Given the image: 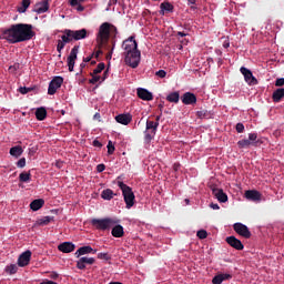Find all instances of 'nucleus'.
Segmentation results:
<instances>
[{
	"mask_svg": "<svg viewBox=\"0 0 284 284\" xmlns=\"http://www.w3.org/2000/svg\"><path fill=\"white\" fill-rule=\"evenodd\" d=\"M32 24L28 23H16L9 28L3 29L0 39L8 41V43H23V41H30L34 37Z\"/></svg>",
	"mask_w": 284,
	"mask_h": 284,
	"instance_id": "1",
	"label": "nucleus"
},
{
	"mask_svg": "<svg viewBox=\"0 0 284 284\" xmlns=\"http://www.w3.org/2000/svg\"><path fill=\"white\" fill-rule=\"evenodd\" d=\"M122 50H124V63L130 68H139L141 63V51L139 50V43L134 36L129 37L122 42Z\"/></svg>",
	"mask_w": 284,
	"mask_h": 284,
	"instance_id": "2",
	"label": "nucleus"
},
{
	"mask_svg": "<svg viewBox=\"0 0 284 284\" xmlns=\"http://www.w3.org/2000/svg\"><path fill=\"white\" fill-rule=\"evenodd\" d=\"M110 32L116 33V27L110 24V22H103L97 36L98 48H103L110 41Z\"/></svg>",
	"mask_w": 284,
	"mask_h": 284,
	"instance_id": "3",
	"label": "nucleus"
},
{
	"mask_svg": "<svg viewBox=\"0 0 284 284\" xmlns=\"http://www.w3.org/2000/svg\"><path fill=\"white\" fill-rule=\"evenodd\" d=\"M118 187L122 190V196L124 199L126 209L130 210L131 207H134V201L136 196L134 195V192L132 191V187H130L128 184L119 181Z\"/></svg>",
	"mask_w": 284,
	"mask_h": 284,
	"instance_id": "4",
	"label": "nucleus"
},
{
	"mask_svg": "<svg viewBox=\"0 0 284 284\" xmlns=\"http://www.w3.org/2000/svg\"><path fill=\"white\" fill-rule=\"evenodd\" d=\"M119 221L112 219V217H105V219H92L91 225L95 230H100L102 232H105V230H110V227H114Z\"/></svg>",
	"mask_w": 284,
	"mask_h": 284,
	"instance_id": "5",
	"label": "nucleus"
},
{
	"mask_svg": "<svg viewBox=\"0 0 284 284\" xmlns=\"http://www.w3.org/2000/svg\"><path fill=\"white\" fill-rule=\"evenodd\" d=\"M159 130V122L151 120L146 121V130L144 132V141L150 143L154 136H156V131Z\"/></svg>",
	"mask_w": 284,
	"mask_h": 284,
	"instance_id": "6",
	"label": "nucleus"
},
{
	"mask_svg": "<svg viewBox=\"0 0 284 284\" xmlns=\"http://www.w3.org/2000/svg\"><path fill=\"white\" fill-rule=\"evenodd\" d=\"M241 74L244 77V81L247 83V85H257L258 80L254 77L252 71L245 67H241L240 69Z\"/></svg>",
	"mask_w": 284,
	"mask_h": 284,
	"instance_id": "7",
	"label": "nucleus"
},
{
	"mask_svg": "<svg viewBox=\"0 0 284 284\" xmlns=\"http://www.w3.org/2000/svg\"><path fill=\"white\" fill-rule=\"evenodd\" d=\"M233 230L234 232H236V234H239L240 236H243V239H251L252 236V232H250V229L247 227V225L243 224V223H235L233 225Z\"/></svg>",
	"mask_w": 284,
	"mask_h": 284,
	"instance_id": "8",
	"label": "nucleus"
},
{
	"mask_svg": "<svg viewBox=\"0 0 284 284\" xmlns=\"http://www.w3.org/2000/svg\"><path fill=\"white\" fill-rule=\"evenodd\" d=\"M61 85H63V78L54 77L49 83L48 94H50L51 97L57 94V90H59Z\"/></svg>",
	"mask_w": 284,
	"mask_h": 284,
	"instance_id": "9",
	"label": "nucleus"
},
{
	"mask_svg": "<svg viewBox=\"0 0 284 284\" xmlns=\"http://www.w3.org/2000/svg\"><path fill=\"white\" fill-rule=\"evenodd\" d=\"M78 54H79V45H74L71 49L69 57L67 58L69 72H74V63L77 62Z\"/></svg>",
	"mask_w": 284,
	"mask_h": 284,
	"instance_id": "10",
	"label": "nucleus"
},
{
	"mask_svg": "<svg viewBox=\"0 0 284 284\" xmlns=\"http://www.w3.org/2000/svg\"><path fill=\"white\" fill-rule=\"evenodd\" d=\"M30 258H32V252L26 251L18 257V265L19 267H26L27 265H30Z\"/></svg>",
	"mask_w": 284,
	"mask_h": 284,
	"instance_id": "11",
	"label": "nucleus"
},
{
	"mask_svg": "<svg viewBox=\"0 0 284 284\" xmlns=\"http://www.w3.org/2000/svg\"><path fill=\"white\" fill-rule=\"evenodd\" d=\"M181 101L184 105H196V94L192 92H185L181 97Z\"/></svg>",
	"mask_w": 284,
	"mask_h": 284,
	"instance_id": "12",
	"label": "nucleus"
},
{
	"mask_svg": "<svg viewBox=\"0 0 284 284\" xmlns=\"http://www.w3.org/2000/svg\"><path fill=\"white\" fill-rule=\"evenodd\" d=\"M226 243L233 247L234 250L241 251L244 250L245 246L241 240L236 239L234 235L226 237Z\"/></svg>",
	"mask_w": 284,
	"mask_h": 284,
	"instance_id": "13",
	"label": "nucleus"
},
{
	"mask_svg": "<svg viewBox=\"0 0 284 284\" xmlns=\"http://www.w3.org/2000/svg\"><path fill=\"white\" fill-rule=\"evenodd\" d=\"M136 94H138L139 99H141L142 101H153L154 100V95L152 94V92H150L148 89H144V88H139L136 90Z\"/></svg>",
	"mask_w": 284,
	"mask_h": 284,
	"instance_id": "14",
	"label": "nucleus"
},
{
	"mask_svg": "<svg viewBox=\"0 0 284 284\" xmlns=\"http://www.w3.org/2000/svg\"><path fill=\"white\" fill-rule=\"evenodd\" d=\"M97 260L94 257H80L79 261H77V267L78 270H85L87 265H94Z\"/></svg>",
	"mask_w": 284,
	"mask_h": 284,
	"instance_id": "15",
	"label": "nucleus"
},
{
	"mask_svg": "<svg viewBox=\"0 0 284 284\" xmlns=\"http://www.w3.org/2000/svg\"><path fill=\"white\" fill-rule=\"evenodd\" d=\"M48 10H50V3L48 0H42L41 2L36 3L33 9L37 14H43L44 12H48Z\"/></svg>",
	"mask_w": 284,
	"mask_h": 284,
	"instance_id": "16",
	"label": "nucleus"
},
{
	"mask_svg": "<svg viewBox=\"0 0 284 284\" xmlns=\"http://www.w3.org/2000/svg\"><path fill=\"white\" fill-rule=\"evenodd\" d=\"M71 37L73 41H81L82 39H88V30L80 29V30H70Z\"/></svg>",
	"mask_w": 284,
	"mask_h": 284,
	"instance_id": "17",
	"label": "nucleus"
},
{
	"mask_svg": "<svg viewBox=\"0 0 284 284\" xmlns=\"http://www.w3.org/2000/svg\"><path fill=\"white\" fill-rule=\"evenodd\" d=\"M262 196L263 195L261 194V192L256 190L245 191V199H247V201H253L254 203H256L261 201Z\"/></svg>",
	"mask_w": 284,
	"mask_h": 284,
	"instance_id": "18",
	"label": "nucleus"
},
{
	"mask_svg": "<svg viewBox=\"0 0 284 284\" xmlns=\"http://www.w3.org/2000/svg\"><path fill=\"white\" fill-rule=\"evenodd\" d=\"M75 245L72 242H63L60 245H58L59 252H62L63 254H70V252H74Z\"/></svg>",
	"mask_w": 284,
	"mask_h": 284,
	"instance_id": "19",
	"label": "nucleus"
},
{
	"mask_svg": "<svg viewBox=\"0 0 284 284\" xmlns=\"http://www.w3.org/2000/svg\"><path fill=\"white\" fill-rule=\"evenodd\" d=\"M212 193L220 203H227V193L223 192V189H212Z\"/></svg>",
	"mask_w": 284,
	"mask_h": 284,
	"instance_id": "20",
	"label": "nucleus"
},
{
	"mask_svg": "<svg viewBox=\"0 0 284 284\" xmlns=\"http://www.w3.org/2000/svg\"><path fill=\"white\" fill-rule=\"evenodd\" d=\"M116 123H121V125H130L132 123V114L122 113L115 116Z\"/></svg>",
	"mask_w": 284,
	"mask_h": 284,
	"instance_id": "21",
	"label": "nucleus"
},
{
	"mask_svg": "<svg viewBox=\"0 0 284 284\" xmlns=\"http://www.w3.org/2000/svg\"><path fill=\"white\" fill-rule=\"evenodd\" d=\"M85 254H97V250L92 248V246H81L77 250L75 256L79 258L80 256H85Z\"/></svg>",
	"mask_w": 284,
	"mask_h": 284,
	"instance_id": "22",
	"label": "nucleus"
},
{
	"mask_svg": "<svg viewBox=\"0 0 284 284\" xmlns=\"http://www.w3.org/2000/svg\"><path fill=\"white\" fill-rule=\"evenodd\" d=\"M111 234L112 236H114V239H123V236L125 235V231L123 230L122 225L114 224Z\"/></svg>",
	"mask_w": 284,
	"mask_h": 284,
	"instance_id": "23",
	"label": "nucleus"
},
{
	"mask_svg": "<svg viewBox=\"0 0 284 284\" xmlns=\"http://www.w3.org/2000/svg\"><path fill=\"white\" fill-rule=\"evenodd\" d=\"M165 12H174V6L169 1L162 2L160 4V14L163 17Z\"/></svg>",
	"mask_w": 284,
	"mask_h": 284,
	"instance_id": "24",
	"label": "nucleus"
},
{
	"mask_svg": "<svg viewBox=\"0 0 284 284\" xmlns=\"http://www.w3.org/2000/svg\"><path fill=\"white\" fill-rule=\"evenodd\" d=\"M45 205V201L43 199L33 200L30 203V207L33 212H38V210H41Z\"/></svg>",
	"mask_w": 284,
	"mask_h": 284,
	"instance_id": "25",
	"label": "nucleus"
},
{
	"mask_svg": "<svg viewBox=\"0 0 284 284\" xmlns=\"http://www.w3.org/2000/svg\"><path fill=\"white\" fill-rule=\"evenodd\" d=\"M36 118L38 121H45L48 118V111L45 108L41 106L36 110Z\"/></svg>",
	"mask_w": 284,
	"mask_h": 284,
	"instance_id": "26",
	"label": "nucleus"
},
{
	"mask_svg": "<svg viewBox=\"0 0 284 284\" xmlns=\"http://www.w3.org/2000/svg\"><path fill=\"white\" fill-rule=\"evenodd\" d=\"M52 221H54V216L47 215L41 219H38L36 221V225H40V226L49 225L50 223H52Z\"/></svg>",
	"mask_w": 284,
	"mask_h": 284,
	"instance_id": "27",
	"label": "nucleus"
},
{
	"mask_svg": "<svg viewBox=\"0 0 284 284\" xmlns=\"http://www.w3.org/2000/svg\"><path fill=\"white\" fill-rule=\"evenodd\" d=\"M180 100H181V94L178 91L171 92L166 97V101H169V103H179Z\"/></svg>",
	"mask_w": 284,
	"mask_h": 284,
	"instance_id": "28",
	"label": "nucleus"
},
{
	"mask_svg": "<svg viewBox=\"0 0 284 284\" xmlns=\"http://www.w3.org/2000/svg\"><path fill=\"white\" fill-rule=\"evenodd\" d=\"M61 41L67 44V43H72L73 38H72V33L70 32V29H65L63 31V36H61Z\"/></svg>",
	"mask_w": 284,
	"mask_h": 284,
	"instance_id": "29",
	"label": "nucleus"
},
{
	"mask_svg": "<svg viewBox=\"0 0 284 284\" xmlns=\"http://www.w3.org/2000/svg\"><path fill=\"white\" fill-rule=\"evenodd\" d=\"M284 97V88L282 89H276L274 92H273V101L274 103H280L281 99H283Z\"/></svg>",
	"mask_w": 284,
	"mask_h": 284,
	"instance_id": "30",
	"label": "nucleus"
},
{
	"mask_svg": "<svg viewBox=\"0 0 284 284\" xmlns=\"http://www.w3.org/2000/svg\"><path fill=\"white\" fill-rule=\"evenodd\" d=\"M114 191H112L111 189H106L102 191L101 199H103L104 201H112V199H114Z\"/></svg>",
	"mask_w": 284,
	"mask_h": 284,
	"instance_id": "31",
	"label": "nucleus"
},
{
	"mask_svg": "<svg viewBox=\"0 0 284 284\" xmlns=\"http://www.w3.org/2000/svg\"><path fill=\"white\" fill-rule=\"evenodd\" d=\"M9 154H11V156H16V159H19V156L23 154V148H21V145L12 146Z\"/></svg>",
	"mask_w": 284,
	"mask_h": 284,
	"instance_id": "32",
	"label": "nucleus"
},
{
	"mask_svg": "<svg viewBox=\"0 0 284 284\" xmlns=\"http://www.w3.org/2000/svg\"><path fill=\"white\" fill-rule=\"evenodd\" d=\"M250 145H256V142H252L247 139L240 140L237 142V148H240V150H245V149L250 148Z\"/></svg>",
	"mask_w": 284,
	"mask_h": 284,
	"instance_id": "33",
	"label": "nucleus"
},
{
	"mask_svg": "<svg viewBox=\"0 0 284 284\" xmlns=\"http://www.w3.org/2000/svg\"><path fill=\"white\" fill-rule=\"evenodd\" d=\"M30 8V0H22L21 7H18V12L20 14H23Z\"/></svg>",
	"mask_w": 284,
	"mask_h": 284,
	"instance_id": "34",
	"label": "nucleus"
},
{
	"mask_svg": "<svg viewBox=\"0 0 284 284\" xmlns=\"http://www.w3.org/2000/svg\"><path fill=\"white\" fill-rule=\"evenodd\" d=\"M196 116H197V119H210V113L207 110L202 109L196 112Z\"/></svg>",
	"mask_w": 284,
	"mask_h": 284,
	"instance_id": "35",
	"label": "nucleus"
},
{
	"mask_svg": "<svg viewBox=\"0 0 284 284\" xmlns=\"http://www.w3.org/2000/svg\"><path fill=\"white\" fill-rule=\"evenodd\" d=\"M30 176H31L30 173L22 172V173H20L19 179H20L21 183H28V182H30Z\"/></svg>",
	"mask_w": 284,
	"mask_h": 284,
	"instance_id": "36",
	"label": "nucleus"
},
{
	"mask_svg": "<svg viewBox=\"0 0 284 284\" xmlns=\"http://www.w3.org/2000/svg\"><path fill=\"white\" fill-rule=\"evenodd\" d=\"M18 270H19V267L17 266V264H11L6 267V273L7 274H17Z\"/></svg>",
	"mask_w": 284,
	"mask_h": 284,
	"instance_id": "37",
	"label": "nucleus"
},
{
	"mask_svg": "<svg viewBox=\"0 0 284 284\" xmlns=\"http://www.w3.org/2000/svg\"><path fill=\"white\" fill-rule=\"evenodd\" d=\"M103 70H105V63L100 62L98 64V67L93 70V74H101V72H103Z\"/></svg>",
	"mask_w": 284,
	"mask_h": 284,
	"instance_id": "38",
	"label": "nucleus"
},
{
	"mask_svg": "<svg viewBox=\"0 0 284 284\" xmlns=\"http://www.w3.org/2000/svg\"><path fill=\"white\" fill-rule=\"evenodd\" d=\"M63 48H65V44L63 43L62 40H58L57 44V52H59V58L61 59V52L63 51Z\"/></svg>",
	"mask_w": 284,
	"mask_h": 284,
	"instance_id": "39",
	"label": "nucleus"
},
{
	"mask_svg": "<svg viewBox=\"0 0 284 284\" xmlns=\"http://www.w3.org/2000/svg\"><path fill=\"white\" fill-rule=\"evenodd\" d=\"M91 79L89 80V83H91V85H95V83H99V81H101V77L91 73Z\"/></svg>",
	"mask_w": 284,
	"mask_h": 284,
	"instance_id": "40",
	"label": "nucleus"
},
{
	"mask_svg": "<svg viewBox=\"0 0 284 284\" xmlns=\"http://www.w3.org/2000/svg\"><path fill=\"white\" fill-rule=\"evenodd\" d=\"M98 258H100V261H110L112 257L108 253H99Z\"/></svg>",
	"mask_w": 284,
	"mask_h": 284,
	"instance_id": "41",
	"label": "nucleus"
},
{
	"mask_svg": "<svg viewBox=\"0 0 284 284\" xmlns=\"http://www.w3.org/2000/svg\"><path fill=\"white\" fill-rule=\"evenodd\" d=\"M235 130L239 134H243V132H245V125H243V123L239 122L236 125H235Z\"/></svg>",
	"mask_w": 284,
	"mask_h": 284,
	"instance_id": "42",
	"label": "nucleus"
},
{
	"mask_svg": "<svg viewBox=\"0 0 284 284\" xmlns=\"http://www.w3.org/2000/svg\"><path fill=\"white\" fill-rule=\"evenodd\" d=\"M196 236H197L199 239H201V240L207 239V231H205V230H200V231H197Z\"/></svg>",
	"mask_w": 284,
	"mask_h": 284,
	"instance_id": "43",
	"label": "nucleus"
},
{
	"mask_svg": "<svg viewBox=\"0 0 284 284\" xmlns=\"http://www.w3.org/2000/svg\"><path fill=\"white\" fill-rule=\"evenodd\" d=\"M106 148H108V154H114V150H115V148H114V144H112V141H109L108 142V145H106Z\"/></svg>",
	"mask_w": 284,
	"mask_h": 284,
	"instance_id": "44",
	"label": "nucleus"
},
{
	"mask_svg": "<svg viewBox=\"0 0 284 284\" xmlns=\"http://www.w3.org/2000/svg\"><path fill=\"white\" fill-rule=\"evenodd\" d=\"M20 67H21V65H20L19 63H14L13 65H10V67H9V72H10L11 74H14V73L17 72V70H19Z\"/></svg>",
	"mask_w": 284,
	"mask_h": 284,
	"instance_id": "45",
	"label": "nucleus"
},
{
	"mask_svg": "<svg viewBox=\"0 0 284 284\" xmlns=\"http://www.w3.org/2000/svg\"><path fill=\"white\" fill-rule=\"evenodd\" d=\"M258 139V134L256 133H250L248 134V141H251V143H258L256 140Z\"/></svg>",
	"mask_w": 284,
	"mask_h": 284,
	"instance_id": "46",
	"label": "nucleus"
},
{
	"mask_svg": "<svg viewBox=\"0 0 284 284\" xmlns=\"http://www.w3.org/2000/svg\"><path fill=\"white\" fill-rule=\"evenodd\" d=\"M212 283H213V284H221V283H223V277L221 276V274L215 275V276L213 277V280H212Z\"/></svg>",
	"mask_w": 284,
	"mask_h": 284,
	"instance_id": "47",
	"label": "nucleus"
},
{
	"mask_svg": "<svg viewBox=\"0 0 284 284\" xmlns=\"http://www.w3.org/2000/svg\"><path fill=\"white\" fill-rule=\"evenodd\" d=\"M155 77H159L160 79H165V77H168V72H165V70H159L155 72Z\"/></svg>",
	"mask_w": 284,
	"mask_h": 284,
	"instance_id": "48",
	"label": "nucleus"
},
{
	"mask_svg": "<svg viewBox=\"0 0 284 284\" xmlns=\"http://www.w3.org/2000/svg\"><path fill=\"white\" fill-rule=\"evenodd\" d=\"M17 168H26V158H22L17 162Z\"/></svg>",
	"mask_w": 284,
	"mask_h": 284,
	"instance_id": "49",
	"label": "nucleus"
},
{
	"mask_svg": "<svg viewBox=\"0 0 284 284\" xmlns=\"http://www.w3.org/2000/svg\"><path fill=\"white\" fill-rule=\"evenodd\" d=\"M275 85L276 88H281L284 85V78H278L276 81H275Z\"/></svg>",
	"mask_w": 284,
	"mask_h": 284,
	"instance_id": "50",
	"label": "nucleus"
},
{
	"mask_svg": "<svg viewBox=\"0 0 284 284\" xmlns=\"http://www.w3.org/2000/svg\"><path fill=\"white\" fill-rule=\"evenodd\" d=\"M19 92H20V94H28V92H30V88L20 87Z\"/></svg>",
	"mask_w": 284,
	"mask_h": 284,
	"instance_id": "51",
	"label": "nucleus"
},
{
	"mask_svg": "<svg viewBox=\"0 0 284 284\" xmlns=\"http://www.w3.org/2000/svg\"><path fill=\"white\" fill-rule=\"evenodd\" d=\"M220 276L222 277V282L230 281V278H232V274H227V273L220 274Z\"/></svg>",
	"mask_w": 284,
	"mask_h": 284,
	"instance_id": "52",
	"label": "nucleus"
},
{
	"mask_svg": "<svg viewBox=\"0 0 284 284\" xmlns=\"http://www.w3.org/2000/svg\"><path fill=\"white\" fill-rule=\"evenodd\" d=\"M105 170V164H98L97 165V172L101 173V172H104Z\"/></svg>",
	"mask_w": 284,
	"mask_h": 284,
	"instance_id": "53",
	"label": "nucleus"
},
{
	"mask_svg": "<svg viewBox=\"0 0 284 284\" xmlns=\"http://www.w3.org/2000/svg\"><path fill=\"white\" fill-rule=\"evenodd\" d=\"M108 77H110V70L106 69L104 72H103V75L101 78V81H105V79H108Z\"/></svg>",
	"mask_w": 284,
	"mask_h": 284,
	"instance_id": "54",
	"label": "nucleus"
},
{
	"mask_svg": "<svg viewBox=\"0 0 284 284\" xmlns=\"http://www.w3.org/2000/svg\"><path fill=\"white\" fill-rule=\"evenodd\" d=\"M101 54H103V51L98 50V51L93 52L91 55H93L94 59H99V57H101Z\"/></svg>",
	"mask_w": 284,
	"mask_h": 284,
	"instance_id": "55",
	"label": "nucleus"
},
{
	"mask_svg": "<svg viewBox=\"0 0 284 284\" xmlns=\"http://www.w3.org/2000/svg\"><path fill=\"white\" fill-rule=\"evenodd\" d=\"M93 148H103V144L99 140H94L92 143Z\"/></svg>",
	"mask_w": 284,
	"mask_h": 284,
	"instance_id": "56",
	"label": "nucleus"
},
{
	"mask_svg": "<svg viewBox=\"0 0 284 284\" xmlns=\"http://www.w3.org/2000/svg\"><path fill=\"white\" fill-rule=\"evenodd\" d=\"M80 4L79 0H70V6L77 8Z\"/></svg>",
	"mask_w": 284,
	"mask_h": 284,
	"instance_id": "57",
	"label": "nucleus"
},
{
	"mask_svg": "<svg viewBox=\"0 0 284 284\" xmlns=\"http://www.w3.org/2000/svg\"><path fill=\"white\" fill-rule=\"evenodd\" d=\"M92 59H94V55H89L87 58H83V63H90V61H92Z\"/></svg>",
	"mask_w": 284,
	"mask_h": 284,
	"instance_id": "58",
	"label": "nucleus"
},
{
	"mask_svg": "<svg viewBox=\"0 0 284 284\" xmlns=\"http://www.w3.org/2000/svg\"><path fill=\"white\" fill-rule=\"evenodd\" d=\"M114 45H116V43L115 42H113V48H112V50L106 54V59H112V52H113V50H114Z\"/></svg>",
	"mask_w": 284,
	"mask_h": 284,
	"instance_id": "59",
	"label": "nucleus"
},
{
	"mask_svg": "<svg viewBox=\"0 0 284 284\" xmlns=\"http://www.w3.org/2000/svg\"><path fill=\"white\" fill-rule=\"evenodd\" d=\"M55 168H58L59 170H61V168H63V161H57V162H55Z\"/></svg>",
	"mask_w": 284,
	"mask_h": 284,
	"instance_id": "60",
	"label": "nucleus"
},
{
	"mask_svg": "<svg viewBox=\"0 0 284 284\" xmlns=\"http://www.w3.org/2000/svg\"><path fill=\"white\" fill-rule=\"evenodd\" d=\"M40 284H59V283H57V282H54V281L45 280V281H43V282L40 283Z\"/></svg>",
	"mask_w": 284,
	"mask_h": 284,
	"instance_id": "61",
	"label": "nucleus"
},
{
	"mask_svg": "<svg viewBox=\"0 0 284 284\" xmlns=\"http://www.w3.org/2000/svg\"><path fill=\"white\" fill-rule=\"evenodd\" d=\"M210 207H212V210H221V207L219 206V204H214V203H211V204H210Z\"/></svg>",
	"mask_w": 284,
	"mask_h": 284,
	"instance_id": "62",
	"label": "nucleus"
},
{
	"mask_svg": "<svg viewBox=\"0 0 284 284\" xmlns=\"http://www.w3.org/2000/svg\"><path fill=\"white\" fill-rule=\"evenodd\" d=\"M176 37H187V33L186 32H183V31H179L178 33H176Z\"/></svg>",
	"mask_w": 284,
	"mask_h": 284,
	"instance_id": "63",
	"label": "nucleus"
},
{
	"mask_svg": "<svg viewBox=\"0 0 284 284\" xmlns=\"http://www.w3.org/2000/svg\"><path fill=\"white\" fill-rule=\"evenodd\" d=\"M78 12H83L85 10V7H83L81 3L77 7Z\"/></svg>",
	"mask_w": 284,
	"mask_h": 284,
	"instance_id": "64",
	"label": "nucleus"
}]
</instances>
